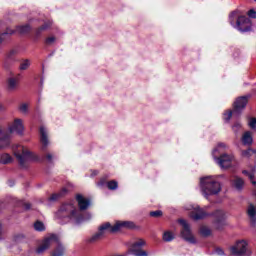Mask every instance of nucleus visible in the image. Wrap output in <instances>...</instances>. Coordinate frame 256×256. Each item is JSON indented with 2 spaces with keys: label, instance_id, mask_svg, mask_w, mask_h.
<instances>
[{
  "label": "nucleus",
  "instance_id": "obj_16",
  "mask_svg": "<svg viewBox=\"0 0 256 256\" xmlns=\"http://www.w3.org/2000/svg\"><path fill=\"white\" fill-rule=\"evenodd\" d=\"M76 201L80 211H85L89 208V200L83 197L81 194L76 195Z\"/></svg>",
  "mask_w": 256,
  "mask_h": 256
},
{
  "label": "nucleus",
  "instance_id": "obj_48",
  "mask_svg": "<svg viewBox=\"0 0 256 256\" xmlns=\"http://www.w3.org/2000/svg\"><path fill=\"white\" fill-rule=\"evenodd\" d=\"M63 191H67L66 189H64Z\"/></svg>",
  "mask_w": 256,
  "mask_h": 256
},
{
  "label": "nucleus",
  "instance_id": "obj_3",
  "mask_svg": "<svg viewBox=\"0 0 256 256\" xmlns=\"http://www.w3.org/2000/svg\"><path fill=\"white\" fill-rule=\"evenodd\" d=\"M200 185L204 195H217V193H221V183L211 176L202 178Z\"/></svg>",
  "mask_w": 256,
  "mask_h": 256
},
{
  "label": "nucleus",
  "instance_id": "obj_12",
  "mask_svg": "<svg viewBox=\"0 0 256 256\" xmlns=\"http://www.w3.org/2000/svg\"><path fill=\"white\" fill-rule=\"evenodd\" d=\"M239 31L245 32L251 29V20L245 16L239 17L237 20Z\"/></svg>",
  "mask_w": 256,
  "mask_h": 256
},
{
  "label": "nucleus",
  "instance_id": "obj_17",
  "mask_svg": "<svg viewBox=\"0 0 256 256\" xmlns=\"http://www.w3.org/2000/svg\"><path fill=\"white\" fill-rule=\"evenodd\" d=\"M40 135L42 149L43 151H45V149H47V146L49 145V138L47 137V130L43 126L40 127Z\"/></svg>",
  "mask_w": 256,
  "mask_h": 256
},
{
  "label": "nucleus",
  "instance_id": "obj_37",
  "mask_svg": "<svg viewBox=\"0 0 256 256\" xmlns=\"http://www.w3.org/2000/svg\"><path fill=\"white\" fill-rule=\"evenodd\" d=\"M248 125H249V127H251V129H255V127H256V118H250Z\"/></svg>",
  "mask_w": 256,
  "mask_h": 256
},
{
  "label": "nucleus",
  "instance_id": "obj_20",
  "mask_svg": "<svg viewBox=\"0 0 256 256\" xmlns=\"http://www.w3.org/2000/svg\"><path fill=\"white\" fill-rule=\"evenodd\" d=\"M19 88V78L11 77L7 80L8 91H17Z\"/></svg>",
  "mask_w": 256,
  "mask_h": 256
},
{
  "label": "nucleus",
  "instance_id": "obj_14",
  "mask_svg": "<svg viewBox=\"0 0 256 256\" xmlns=\"http://www.w3.org/2000/svg\"><path fill=\"white\" fill-rule=\"evenodd\" d=\"M230 181L232 187H234V189L237 191H242L243 187H245V180L239 176H234Z\"/></svg>",
  "mask_w": 256,
  "mask_h": 256
},
{
  "label": "nucleus",
  "instance_id": "obj_36",
  "mask_svg": "<svg viewBox=\"0 0 256 256\" xmlns=\"http://www.w3.org/2000/svg\"><path fill=\"white\" fill-rule=\"evenodd\" d=\"M55 41H56L55 36H51V37L46 38L45 43H46V45H53V43H55Z\"/></svg>",
  "mask_w": 256,
  "mask_h": 256
},
{
  "label": "nucleus",
  "instance_id": "obj_28",
  "mask_svg": "<svg viewBox=\"0 0 256 256\" xmlns=\"http://www.w3.org/2000/svg\"><path fill=\"white\" fill-rule=\"evenodd\" d=\"M17 31H18V33H21L22 35L25 33H29V31H31V26H29V25L18 26Z\"/></svg>",
  "mask_w": 256,
  "mask_h": 256
},
{
  "label": "nucleus",
  "instance_id": "obj_45",
  "mask_svg": "<svg viewBox=\"0 0 256 256\" xmlns=\"http://www.w3.org/2000/svg\"><path fill=\"white\" fill-rule=\"evenodd\" d=\"M99 172L98 171H94V175H97Z\"/></svg>",
  "mask_w": 256,
  "mask_h": 256
},
{
  "label": "nucleus",
  "instance_id": "obj_35",
  "mask_svg": "<svg viewBox=\"0 0 256 256\" xmlns=\"http://www.w3.org/2000/svg\"><path fill=\"white\" fill-rule=\"evenodd\" d=\"M19 111L22 112L24 115L27 114L29 111V104H21L19 107Z\"/></svg>",
  "mask_w": 256,
  "mask_h": 256
},
{
  "label": "nucleus",
  "instance_id": "obj_46",
  "mask_svg": "<svg viewBox=\"0 0 256 256\" xmlns=\"http://www.w3.org/2000/svg\"><path fill=\"white\" fill-rule=\"evenodd\" d=\"M30 207H31V206H30V205H28V206L26 207V209H30Z\"/></svg>",
  "mask_w": 256,
  "mask_h": 256
},
{
  "label": "nucleus",
  "instance_id": "obj_25",
  "mask_svg": "<svg viewBox=\"0 0 256 256\" xmlns=\"http://www.w3.org/2000/svg\"><path fill=\"white\" fill-rule=\"evenodd\" d=\"M175 239V234H173V232L171 231H166L163 234V241H165L166 243H169V241H173Z\"/></svg>",
  "mask_w": 256,
  "mask_h": 256
},
{
  "label": "nucleus",
  "instance_id": "obj_23",
  "mask_svg": "<svg viewBox=\"0 0 256 256\" xmlns=\"http://www.w3.org/2000/svg\"><path fill=\"white\" fill-rule=\"evenodd\" d=\"M242 142L244 145H251L253 143V137L251 132H245L242 136Z\"/></svg>",
  "mask_w": 256,
  "mask_h": 256
},
{
  "label": "nucleus",
  "instance_id": "obj_8",
  "mask_svg": "<svg viewBox=\"0 0 256 256\" xmlns=\"http://www.w3.org/2000/svg\"><path fill=\"white\" fill-rule=\"evenodd\" d=\"M23 120L16 118L14 119V122L6 129V133L9 134V141H11V135H13V132L16 131V133H23Z\"/></svg>",
  "mask_w": 256,
  "mask_h": 256
},
{
  "label": "nucleus",
  "instance_id": "obj_22",
  "mask_svg": "<svg viewBox=\"0 0 256 256\" xmlns=\"http://www.w3.org/2000/svg\"><path fill=\"white\" fill-rule=\"evenodd\" d=\"M0 163L3 165H7L9 163H13V157L11 155L5 153L0 155Z\"/></svg>",
  "mask_w": 256,
  "mask_h": 256
},
{
  "label": "nucleus",
  "instance_id": "obj_41",
  "mask_svg": "<svg viewBox=\"0 0 256 256\" xmlns=\"http://www.w3.org/2000/svg\"><path fill=\"white\" fill-rule=\"evenodd\" d=\"M98 185L100 187H102V185H105V180L101 179L99 182H98Z\"/></svg>",
  "mask_w": 256,
  "mask_h": 256
},
{
  "label": "nucleus",
  "instance_id": "obj_31",
  "mask_svg": "<svg viewBox=\"0 0 256 256\" xmlns=\"http://www.w3.org/2000/svg\"><path fill=\"white\" fill-rule=\"evenodd\" d=\"M65 249L63 246H59L55 251L52 252L51 256H63Z\"/></svg>",
  "mask_w": 256,
  "mask_h": 256
},
{
  "label": "nucleus",
  "instance_id": "obj_1",
  "mask_svg": "<svg viewBox=\"0 0 256 256\" xmlns=\"http://www.w3.org/2000/svg\"><path fill=\"white\" fill-rule=\"evenodd\" d=\"M12 151L21 169H27V167H29V161H31L33 157L29 148L23 145H14Z\"/></svg>",
  "mask_w": 256,
  "mask_h": 256
},
{
  "label": "nucleus",
  "instance_id": "obj_10",
  "mask_svg": "<svg viewBox=\"0 0 256 256\" xmlns=\"http://www.w3.org/2000/svg\"><path fill=\"white\" fill-rule=\"evenodd\" d=\"M214 217L216 219L214 221V227L220 231V229L225 227V212L223 210H217L214 212Z\"/></svg>",
  "mask_w": 256,
  "mask_h": 256
},
{
  "label": "nucleus",
  "instance_id": "obj_24",
  "mask_svg": "<svg viewBox=\"0 0 256 256\" xmlns=\"http://www.w3.org/2000/svg\"><path fill=\"white\" fill-rule=\"evenodd\" d=\"M200 235H202V237H209L211 235V228H209V226H201L200 227Z\"/></svg>",
  "mask_w": 256,
  "mask_h": 256
},
{
  "label": "nucleus",
  "instance_id": "obj_43",
  "mask_svg": "<svg viewBox=\"0 0 256 256\" xmlns=\"http://www.w3.org/2000/svg\"><path fill=\"white\" fill-rule=\"evenodd\" d=\"M8 35H13V30L7 32Z\"/></svg>",
  "mask_w": 256,
  "mask_h": 256
},
{
  "label": "nucleus",
  "instance_id": "obj_15",
  "mask_svg": "<svg viewBox=\"0 0 256 256\" xmlns=\"http://www.w3.org/2000/svg\"><path fill=\"white\" fill-rule=\"evenodd\" d=\"M247 103H249V98H247L245 96L239 97L234 102L235 111H241V109H245V107L247 106Z\"/></svg>",
  "mask_w": 256,
  "mask_h": 256
},
{
  "label": "nucleus",
  "instance_id": "obj_32",
  "mask_svg": "<svg viewBox=\"0 0 256 256\" xmlns=\"http://www.w3.org/2000/svg\"><path fill=\"white\" fill-rule=\"evenodd\" d=\"M34 229H35L36 231H45V224H43V222L37 221V222L34 224Z\"/></svg>",
  "mask_w": 256,
  "mask_h": 256
},
{
  "label": "nucleus",
  "instance_id": "obj_47",
  "mask_svg": "<svg viewBox=\"0 0 256 256\" xmlns=\"http://www.w3.org/2000/svg\"><path fill=\"white\" fill-rule=\"evenodd\" d=\"M0 235H2V232H1V224H0Z\"/></svg>",
  "mask_w": 256,
  "mask_h": 256
},
{
  "label": "nucleus",
  "instance_id": "obj_2",
  "mask_svg": "<svg viewBox=\"0 0 256 256\" xmlns=\"http://www.w3.org/2000/svg\"><path fill=\"white\" fill-rule=\"evenodd\" d=\"M60 214H54L55 219H74L76 223H79L83 219L81 214H77V208L73 203H67L60 207Z\"/></svg>",
  "mask_w": 256,
  "mask_h": 256
},
{
  "label": "nucleus",
  "instance_id": "obj_38",
  "mask_svg": "<svg viewBox=\"0 0 256 256\" xmlns=\"http://www.w3.org/2000/svg\"><path fill=\"white\" fill-rule=\"evenodd\" d=\"M248 16H250L252 19H256V11L251 9L249 12H248Z\"/></svg>",
  "mask_w": 256,
  "mask_h": 256
},
{
  "label": "nucleus",
  "instance_id": "obj_11",
  "mask_svg": "<svg viewBox=\"0 0 256 256\" xmlns=\"http://www.w3.org/2000/svg\"><path fill=\"white\" fill-rule=\"evenodd\" d=\"M233 161H235V157L229 154H223L218 158V163L222 169H229L233 165Z\"/></svg>",
  "mask_w": 256,
  "mask_h": 256
},
{
  "label": "nucleus",
  "instance_id": "obj_49",
  "mask_svg": "<svg viewBox=\"0 0 256 256\" xmlns=\"http://www.w3.org/2000/svg\"><path fill=\"white\" fill-rule=\"evenodd\" d=\"M256 2V0H254Z\"/></svg>",
  "mask_w": 256,
  "mask_h": 256
},
{
  "label": "nucleus",
  "instance_id": "obj_13",
  "mask_svg": "<svg viewBox=\"0 0 256 256\" xmlns=\"http://www.w3.org/2000/svg\"><path fill=\"white\" fill-rule=\"evenodd\" d=\"M190 217L191 219H194V221H199V219H205L206 217H209V214L205 213L203 209L196 207L190 211Z\"/></svg>",
  "mask_w": 256,
  "mask_h": 256
},
{
  "label": "nucleus",
  "instance_id": "obj_34",
  "mask_svg": "<svg viewBox=\"0 0 256 256\" xmlns=\"http://www.w3.org/2000/svg\"><path fill=\"white\" fill-rule=\"evenodd\" d=\"M150 217H155V218L163 217V211L161 210L151 211Z\"/></svg>",
  "mask_w": 256,
  "mask_h": 256
},
{
  "label": "nucleus",
  "instance_id": "obj_30",
  "mask_svg": "<svg viewBox=\"0 0 256 256\" xmlns=\"http://www.w3.org/2000/svg\"><path fill=\"white\" fill-rule=\"evenodd\" d=\"M251 155H255V150L248 149V150L242 151V157H245L246 159H249V157H251Z\"/></svg>",
  "mask_w": 256,
  "mask_h": 256
},
{
  "label": "nucleus",
  "instance_id": "obj_27",
  "mask_svg": "<svg viewBox=\"0 0 256 256\" xmlns=\"http://www.w3.org/2000/svg\"><path fill=\"white\" fill-rule=\"evenodd\" d=\"M106 185L110 191H115L119 187V183L115 180L108 181Z\"/></svg>",
  "mask_w": 256,
  "mask_h": 256
},
{
  "label": "nucleus",
  "instance_id": "obj_18",
  "mask_svg": "<svg viewBox=\"0 0 256 256\" xmlns=\"http://www.w3.org/2000/svg\"><path fill=\"white\" fill-rule=\"evenodd\" d=\"M0 143H2L0 149L9 145V134L7 133V129L0 128Z\"/></svg>",
  "mask_w": 256,
  "mask_h": 256
},
{
  "label": "nucleus",
  "instance_id": "obj_6",
  "mask_svg": "<svg viewBox=\"0 0 256 256\" xmlns=\"http://www.w3.org/2000/svg\"><path fill=\"white\" fill-rule=\"evenodd\" d=\"M105 233H117V224H114L113 226L111 223L106 222L102 225H100L98 233L92 237L93 241H96V239H100L105 235Z\"/></svg>",
  "mask_w": 256,
  "mask_h": 256
},
{
  "label": "nucleus",
  "instance_id": "obj_42",
  "mask_svg": "<svg viewBox=\"0 0 256 256\" xmlns=\"http://www.w3.org/2000/svg\"><path fill=\"white\" fill-rule=\"evenodd\" d=\"M231 117H233V112H229V113L227 114V119H228V120L231 119Z\"/></svg>",
  "mask_w": 256,
  "mask_h": 256
},
{
  "label": "nucleus",
  "instance_id": "obj_40",
  "mask_svg": "<svg viewBox=\"0 0 256 256\" xmlns=\"http://www.w3.org/2000/svg\"><path fill=\"white\" fill-rule=\"evenodd\" d=\"M56 199H59V194H53V195L50 197V201H55Z\"/></svg>",
  "mask_w": 256,
  "mask_h": 256
},
{
  "label": "nucleus",
  "instance_id": "obj_26",
  "mask_svg": "<svg viewBox=\"0 0 256 256\" xmlns=\"http://www.w3.org/2000/svg\"><path fill=\"white\" fill-rule=\"evenodd\" d=\"M51 25H53V22H51V21L45 22L42 26H40L37 29V31H36L37 35H39L42 31H47V29H49V27H51Z\"/></svg>",
  "mask_w": 256,
  "mask_h": 256
},
{
  "label": "nucleus",
  "instance_id": "obj_29",
  "mask_svg": "<svg viewBox=\"0 0 256 256\" xmlns=\"http://www.w3.org/2000/svg\"><path fill=\"white\" fill-rule=\"evenodd\" d=\"M29 65H31L29 60L22 61L19 66L20 71H26V69H29Z\"/></svg>",
  "mask_w": 256,
  "mask_h": 256
},
{
  "label": "nucleus",
  "instance_id": "obj_39",
  "mask_svg": "<svg viewBox=\"0 0 256 256\" xmlns=\"http://www.w3.org/2000/svg\"><path fill=\"white\" fill-rule=\"evenodd\" d=\"M46 159L49 163H51L53 161V154L51 153H47L46 154Z\"/></svg>",
  "mask_w": 256,
  "mask_h": 256
},
{
  "label": "nucleus",
  "instance_id": "obj_7",
  "mask_svg": "<svg viewBox=\"0 0 256 256\" xmlns=\"http://www.w3.org/2000/svg\"><path fill=\"white\" fill-rule=\"evenodd\" d=\"M55 241V236H50L43 239L41 243L36 247L35 253L37 255H43V253H45V251H47L53 245V243H55Z\"/></svg>",
  "mask_w": 256,
  "mask_h": 256
},
{
  "label": "nucleus",
  "instance_id": "obj_21",
  "mask_svg": "<svg viewBox=\"0 0 256 256\" xmlns=\"http://www.w3.org/2000/svg\"><path fill=\"white\" fill-rule=\"evenodd\" d=\"M248 217L252 223V225H256V206L250 204L247 209Z\"/></svg>",
  "mask_w": 256,
  "mask_h": 256
},
{
  "label": "nucleus",
  "instance_id": "obj_44",
  "mask_svg": "<svg viewBox=\"0 0 256 256\" xmlns=\"http://www.w3.org/2000/svg\"><path fill=\"white\" fill-rule=\"evenodd\" d=\"M254 195H255V197H256V185H254Z\"/></svg>",
  "mask_w": 256,
  "mask_h": 256
},
{
  "label": "nucleus",
  "instance_id": "obj_4",
  "mask_svg": "<svg viewBox=\"0 0 256 256\" xmlns=\"http://www.w3.org/2000/svg\"><path fill=\"white\" fill-rule=\"evenodd\" d=\"M231 253L236 256L249 255L251 253V251H249V244L245 240H238L235 245L231 247Z\"/></svg>",
  "mask_w": 256,
  "mask_h": 256
},
{
  "label": "nucleus",
  "instance_id": "obj_33",
  "mask_svg": "<svg viewBox=\"0 0 256 256\" xmlns=\"http://www.w3.org/2000/svg\"><path fill=\"white\" fill-rule=\"evenodd\" d=\"M243 175H247L252 183V185H256V181H255V175L249 173L247 170H244Z\"/></svg>",
  "mask_w": 256,
  "mask_h": 256
},
{
  "label": "nucleus",
  "instance_id": "obj_5",
  "mask_svg": "<svg viewBox=\"0 0 256 256\" xmlns=\"http://www.w3.org/2000/svg\"><path fill=\"white\" fill-rule=\"evenodd\" d=\"M178 223L182 227L181 237H183L185 239V241H188V243H197V240L195 239L193 232H191V225H189L183 219L178 220Z\"/></svg>",
  "mask_w": 256,
  "mask_h": 256
},
{
  "label": "nucleus",
  "instance_id": "obj_9",
  "mask_svg": "<svg viewBox=\"0 0 256 256\" xmlns=\"http://www.w3.org/2000/svg\"><path fill=\"white\" fill-rule=\"evenodd\" d=\"M146 242L144 239H138L136 240L131 248L130 251L135 255V256H147V252L143 251V250H139V248L141 247H145Z\"/></svg>",
  "mask_w": 256,
  "mask_h": 256
},
{
  "label": "nucleus",
  "instance_id": "obj_19",
  "mask_svg": "<svg viewBox=\"0 0 256 256\" xmlns=\"http://www.w3.org/2000/svg\"><path fill=\"white\" fill-rule=\"evenodd\" d=\"M121 229H135V223L131 221L116 222V230L121 231Z\"/></svg>",
  "mask_w": 256,
  "mask_h": 256
}]
</instances>
